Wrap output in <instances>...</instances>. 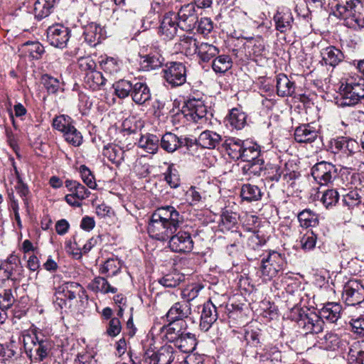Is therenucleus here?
Returning <instances> with one entry per match:
<instances>
[{
	"label": "nucleus",
	"instance_id": "1",
	"mask_svg": "<svg viewBox=\"0 0 364 364\" xmlns=\"http://www.w3.org/2000/svg\"><path fill=\"white\" fill-rule=\"evenodd\" d=\"M183 222V216L174 207H161L150 217L147 231L152 238L166 241L177 231Z\"/></svg>",
	"mask_w": 364,
	"mask_h": 364
},
{
	"label": "nucleus",
	"instance_id": "2",
	"mask_svg": "<svg viewBox=\"0 0 364 364\" xmlns=\"http://www.w3.org/2000/svg\"><path fill=\"white\" fill-rule=\"evenodd\" d=\"M21 341L31 363L44 362L53 348L52 341L44 336L41 329L33 326L22 333Z\"/></svg>",
	"mask_w": 364,
	"mask_h": 364
},
{
	"label": "nucleus",
	"instance_id": "3",
	"mask_svg": "<svg viewBox=\"0 0 364 364\" xmlns=\"http://www.w3.org/2000/svg\"><path fill=\"white\" fill-rule=\"evenodd\" d=\"M55 296L56 299L54 304L60 309H73L74 300H76L77 304L74 309L80 311L85 308L88 301V296L84 287L75 282L63 283L55 289Z\"/></svg>",
	"mask_w": 364,
	"mask_h": 364
},
{
	"label": "nucleus",
	"instance_id": "4",
	"mask_svg": "<svg viewBox=\"0 0 364 364\" xmlns=\"http://www.w3.org/2000/svg\"><path fill=\"white\" fill-rule=\"evenodd\" d=\"M287 318L295 321L304 334L319 333L323 330L324 321L318 312L308 308L295 305L290 309Z\"/></svg>",
	"mask_w": 364,
	"mask_h": 364
},
{
	"label": "nucleus",
	"instance_id": "5",
	"mask_svg": "<svg viewBox=\"0 0 364 364\" xmlns=\"http://www.w3.org/2000/svg\"><path fill=\"white\" fill-rule=\"evenodd\" d=\"M341 99L337 103L341 107L354 106L364 99V78L355 75L345 79L340 87Z\"/></svg>",
	"mask_w": 364,
	"mask_h": 364
},
{
	"label": "nucleus",
	"instance_id": "6",
	"mask_svg": "<svg viewBox=\"0 0 364 364\" xmlns=\"http://www.w3.org/2000/svg\"><path fill=\"white\" fill-rule=\"evenodd\" d=\"M287 264L284 255L276 251H271L261 261L259 276L264 282H270L283 274Z\"/></svg>",
	"mask_w": 364,
	"mask_h": 364
},
{
	"label": "nucleus",
	"instance_id": "7",
	"mask_svg": "<svg viewBox=\"0 0 364 364\" xmlns=\"http://www.w3.org/2000/svg\"><path fill=\"white\" fill-rule=\"evenodd\" d=\"M23 272L20 258L11 254L0 265V280L11 279L14 282H19L23 277Z\"/></svg>",
	"mask_w": 364,
	"mask_h": 364
},
{
	"label": "nucleus",
	"instance_id": "8",
	"mask_svg": "<svg viewBox=\"0 0 364 364\" xmlns=\"http://www.w3.org/2000/svg\"><path fill=\"white\" fill-rule=\"evenodd\" d=\"M182 112L188 121L203 124L207 122V107L200 99L188 98L183 107Z\"/></svg>",
	"mask_w": 364,
	"mask_h": 364
},
{
	"label": "nucleus",
	"instance_id": "9",
	"mask_svg": "<svg viewBox=\"0 0 364 364\" xmlns=\"http://www.w3.org/2000/svg\"><path fill=\"white\" fill-rule=\"evenodd\" d=\"M311 176L321 186L331 184L338 176L335 165L326 161L316 164L311 168Z\"/></svg>",
	"mask_w": 364,
	"mask_h": 364
},
{
	"label": "nucleus",
	"instance_id": "10",
	"mask_svg": "<svg viewBox=\"0 0 364 364\" xmlns=\"http://www.w3.org/2000/svg\"><path fill=\"white\" fill-rule=\"evenodd\" d=\"M186 68L179 62H171L163 69L164 78L171 87L183 85L186 82Z\"/></svg>",
	"mask_w": 364,
	"mask_h": 364
},
{
	"label": "nucleus",
	"instance_id": "11",
	"mask_svg": "<svg viewBox=\"0 0 364 364\" xmlns=\"http://www.w3.org/2000/svg\"><path fill=\"white\" fill-rule=\"evenodd\" d=\"M65 186L70 193L65 196V201L73 207H80L82 200L90 195V192L77 181L67 179Z\"/></svg>",
	"mask_w": 364,
	"mask_h": 364
},
{
	"label": "nucleus",
	"instance_id": "12",
	"mask_svg": "<svg viewBox=\"0 0 364 364\" xmlns=\"http://www.w3.org/2000/svg\"><path fill=\"white\" fill-rule=\"evenodd\" d=\"M168 240L169 248L172 252L189 253L193 248L194 242L191 234L188 231H176Z\"/></svg>",
	"mask_w": 364,
	"mask_h": 364
},
{
	"label": "nucleus",
	"instance_id": "13",
	"mask_svg": "<svg viewBox=\"0 0 364 364\" xmlns=\"http://www.w3.org/2000/svg\"><path fill=\"white\" fill-rule=\"evenodd\" d=\"M342 298L348 306L364 301V286L358 280H349L343 287Z\"/></svg>",
	"mask_w": 364,
	"mask_h": 364
},
{
	"label": "nucleus",
	"instance_id": "14",
	"mask_svg": "<svg viewBox=\"0 0 364 364\" xmlns=\"http://www.w3.org/2000/svg\"><path fill=\"white\" fill-rule=\"evenodd\" d=\"M47 38L50 45L63 48L70 38V30L63 24H53L47 29Z\"/></svg>",
	"mask_w": 364,
	"mask_h": 364
},
{
	"label": "nucleus",
	"instance_id": "15",
	"mask_svg": "<svg viewBox=\"0 0 364 364\" xmlns=\"http://www.w3.org/2000/svg\"><path fill=\"white\" fill-rule=\"evenodd\" d=\"M360 0H350L345 5H337L333 15L340 20L347 21L350 19L351 23L360 21V14H356L355 7Z\"/></svg>",
	"mask_w": 364,
	"mask_h": 364
},
{
	"label": "nucleus",
	"instance_id": "16",
	"mask_svg": "<svg viewBox=\"0 0 364 364\" xmlns=\"http://www.w3.org/2000/svg\"><path fill=\"white\" fill-rule=\"evenodd\" d=\"M191 314V304L185 301L176 302L166 314L167 321H180L186 325L185 319Z\"/></svg>",
	"mask_w": 364,
	"mask_h": 364
},
{
	"label": "nucleus",
	"instance_id": "17",
	"mask_svg": "<svg viewBox=\"0 0 364 364\" xmlns=\"http://www.w3.org/2000/svg\"><path fill=\"white\" fill-rule=\"evenodd\" d=\"M218 317L215 305L208 300L203 304L200 318V328L208 331L217 321Z\"/></svg>",
	"mask_w": 364,
	"mask_h": 364
},
{
	"label": "nucleus",
	"instance_id": "18",
	"mask_svg": "<svg viewBox=\"0 0 364 364\" xmlns=\"http://www.w3.org/2000/svg\"><path fill=\"white\" fill-rule=\"evenodd\" d=\"M318 136V129L311 124H304L294 130V139L300 144H308L314 141Z\"/></svg>",
	"mask_w": 364,
	"mask_h": 364
},
{
	"label": "nucleus",
	"instance_id": "19",
	"mask_svg": "<svg viewBox=\"0 0 364 364\" xmlns=\"http://www.w3.org/2000/svg\"><path fill=\"white\" fill-rule=\"evenodd\" d=\"M132 98L139 105H142L149 101L151 94L146 83L140 81L134 82Z\"/></svg>",
	"mask_w": 364,
	"mask_h": 364
},
{
	"label": "nucleus",
	"instance_id": "20",
	"mask_svg": "<svg viewBox=\"0 0 364 364\" xmlns=\"http://www.w3.org/2000/svg\"><path fill=\"white\" fill-rule=\"evenodd\" d=\"M174 346L181 353H189L195 350L197 345L196 335L184 331L175 342Z\"/></svg>",
	"mask_w": 364,
	"mask_h": 364
},
{
	"label": "nucleus",
	"instance_id": "21",
	"mask_svg": "<svg viewBox=\"0 0 364 364\" xmlns=\"http://www.w3.org/2000/svg\"><path fill=\"white\" fill-rule=\"evenodd\" d=\"M107 277H95L87 285L88 289L95 293L107 294L109 293L115 294L117 289L112 286L107 281Z\"/></svg>",
	"mask_w": 364,
	"mask_h": 364
},
{
	"label": "nucleus",
	"instance_id": "22",
	"mask_svg": "<svg viewBox=\"0 0 364 364\" xmlns=\"http://www.w3.org/2000/svg\"><path fill=\"white\" fill-rule=\"evenodd\" d=\"M342 307L340 304L329 302L325 304L318 312L321 318L330 323H336L341 317Z\"/></svg>",
	"mask_w": 364,
	"mask_h": 364
},
{
	"label": "nucleus",
	"instance_id": "23",
	"mask_svg": "<svg viewBox=\"0 0 364 364\" xmlns=\"http://www.w3.org/2000/svg\"><path fill=\"white\" fill-rule=\"evenodd\" d=\"M167 321L168 323L162 327V332L164 333L166 339L168 342L173 343V342H175L176 339H178L184 331H186L187 324L186 323V325H182L180 321Z\"/></svg>",
	"mask_w": 364,
	"mask_h": 364
},
{
	"label": "nucleus",
	"instance_id": "24",
	"mask_svg": "<svg viewBox=\"0 0 364 364\" xmlns=\"http://www.w3.org/2000/svg\"><path fill=\"white\" fill-rule=\"evenodd\" d=\"M107 80L100 71H90L84 77V86L92 91L100 90L105 86Z\"/></svg>",
	"mask_w": 364,
	"mask_h": 364
},
{
	"label": "nucleus",
	"instance_id": "25",
	"mask_svg": "<svg viewBox=\"0 0 364 364\" xmlns=\"http://www.w3.org/2000/svg\"><path fill=\"white\" fill-rule=\"evenodd\" d=\"M60 0H36L34 4V15L38 21L48 16Z\"/></svg>",
	"mask_w": 364,
	"mask_h": 364
},
{
	"label": "nucleus",
	"instance_id": "26",
	"mask_svg": "<svg viewBox=\"0 0 364 364\" xmlns=\"http://www.w3.org/2000/svg\"><path fill=\"white\" fill-rule=\"evenodd\" d=\"M159 361L161 364H177L181 363V355L169 345L161 347L158 350Z\"/></svg>",
	"mask_w": 364,
	"mask_h": 364
},
{
	"label": "nucleus",
	"instance_id": "27",
	"mask_svg": "<svg viewBox=\"0 0 364 364\" xmlns=\"http://www.w3.org/2000/svg\"><path fill=\"white\" fill-rule=\"evenodd\" d=\"M322 61L326 65L336 67L341 63L343 58L344 55L341 50L335 46H328L321 50Z\"/></svg>",
	"mask_w": 364,
	"mask_h": 364
},
{
	"label": "nucleus",
	"instance_id": "28",
	"mask_svg": "<svg viewBox=\"0 0 364 364\" xmlns=\"http://www.w3.org/2000/svg\"><path fill=\"white\" fill-rule=\"evenodd\" d=\"M246 141L238 138L230 137L224 141V147L228 154L234 160L240 159Z\"/></svg>",
	"mask_w": 364,
	"mask_h": 364
},
{
	"label": "nucleus",
	"instance_id": "29",
	"mask_svg": "<svg viewBox=\"0 0 364 364\" xmlns=\"http://www.w3.org/2000/svg\"><path fill=\"white\" fill-rule=\"evenodd\" d=\"M222 140L221 136L215 132L205 130L200 133L197 141L198 145L205 149H215Z\"/></svg>",
	"mask_w": 364,
	"mask_h": 364
},
{
	"label": "nucleus",
	"instance_id": "30",
	"mask_svg": "<svg viewBox=\"0 0 364 364\" xmlns=\"http://www.w3.org/2000/svg\"><path fill=\"white\" fill-rule=\"evenodd\" d=\"M316 345L319 348L333 351L341 348L342 341L337 334L328 332L319 338Z\"/></svg>",
	"mask_w": 364,
	"mask_h": 364
},
{
	"label": "nucleus",
	"instance_id": "31",
	"mask_svg": "<svg viewBox=\"0 0 364 364\" xmlns=\"http://www.w3.org/2000/svg\"><path fill=\"white\" fill-rule=\"evenodd\" d=\"M247 115L238 108L232 109L225 118L226 126L236 129H242L246 124Z\"/></svg>",
	"mask_w": 364,
	"mask_h": 364
},
{
	"label": "nucleus",
	"instance_id": "32",
	"mask_svg": "<svg viewBox=\"0 0 364 364\" xmlns=\"http://www.w3.org/2000/svg\"><path fill=\"white\" fill-rule=\"evenodd\" d=\"M263 193L260 188L256 185L245 183L243 184L240 190V196L243 201L247 203L257 202L262 199Z\"/></svg>",
	"mask_w": 364,
	"mask_h": 364
},
{
	"label": "nucleus",
	"instance_id": "33",
	"mask_svg": "<svg viewBox=\"0 0 364 364\" xmlns=\"http://www.w3.org/2000/svg\"><path fill=\"white\" fill-rule=\"evenodd\" d=\"M122 267V263L119 259L110 257L100 266L99 272L105 274L107 277H112L121 272Z\"/></svg>",
	"mask_w": 364,
	"mask_h": 364
},
{
	"label": "nucleus",
	"instance_id": "34",
	"mask_svg": "<svg viewBox=\"0 0 364 364\" xmlns=\"http://www.w3.org/2000/svg\"><path fill=\"white\" fill-rule=\"evenodd\" d=\"M294 91V82H291L286 75L280 73L277 76V92L279 96H292Z\"/></svg>",
	"mask_w": 364,
	"mask_h": 364
},
{
	"label": "nucleus",
	"instance_id": "35",
	"mask_svg": "<svg viewBox=\"0 0 364 364\" xmlns=\"http://www.w3.org/2000/svg\"><path fill=\"white\" fill-rule=\"evenodd\" d=\"M363 193L361 190L353 189L343 196L342 202L348 210L358 208L363 204Z\"/></svg>",
	"mask_w": 364,
	"mask_h": 364
},
{
	"label": "nucleus",
	"instance_id": "36",
	"mask_svg": "<svg viewBox=\"0 0 364 364\" xmlns=\"http://www.w3.org/2000/svg\"><path fill=\"white\" fill-rule=\"evenodd\" d=\"M159 144L166 152L173 153L180 149V136L172 132H166L159 139Z\"/></svg>",
	"mask_w": 364,
	"mask_h": 364
},
{
	"label": "nucleus",
	"instance_id": "37",
	"mask_svg": "<svg viewBox=\"0 0 364 364\" xmlns=\"http://www.w3.org/2000/svg\"><path fill=\"white\" fill-rule=\"evenodd\" d=\"M262 159L260 146L252 141H246L240 159L245 163Z\"/></svg>",
	"mask_w": 364,
	"mask_h": 364
},
{
	"label": "nucleus",
	"instance_id": "38",
	"mask_svg": "<svg viewBox=\"0 0 364 364\" xmlns=\"http://www.w3.org/2000/svg\"><path fill=\"white\" fill-rule=\"evenodd\" d=\"M138 145L140 148L144 149L149 154H155L159 146V138L154 134H146L142 135L139 141Z\"/></svg>",
	"mask_w": 364,
	"mask_h": 364
},
{
	"label": "nucleus",
	"instance_id": "39",
	"mask_svg": "<svg viewBox=\"0 0 364 364\" xmlns=\"http://www.w3.org/2000/svg\"><path fill=\"white\" fill-rule=\"evenodd\" d=\"M134 82L122 79L115 82L112 87L114 95L120 99H124L129 95L132 96Z\"/></svg>",
	"mask_w": 364,
	"mask_h": 364
},
{
	"label": "nucleus",
	"instance_id": "40",
	"mask_svg": "<svg viewBox=\"0 0 364 364\" xmlns=\"http://www.w3.org/2000/svg\"><path fill=\"white\" fill-rule=\"evenodd\" d=\"M232 66V58L228 55H221L213 60L212 68L216 73L223 74Z\"/></svg>",
	"mask_w": 364,
	"mask_h": 364
},
{
	"label": "nucleus",
	"instance_id": "41",
	"mask_svg": "<svg viewBox=\"0 0 364 364\" xmlns=\"http://www.w3.org/2000/svg\"><path fill=\"white\" fill-rule=\"evenodd\" d=\"M300 225L304 228L315 227L318 224L317 215L310 209H305L298 214Z\"/></svg>",
	"mask_w": 364,
	"mask_h": 364
},
{
	"label": "nucleus",
	"instance_id": "42",
	"mask_svg": "<svg viewBox=\"0 0 364 364\" xmlns=\"http://www.w3.org/2000/svg\"><path fill=\"white\" fill-rule=\"evenodd\" d=\"M41 80V83L49 94H55L60 90H63V84L58 78L48 74H43Z\"/></svg>",
	"mask_w": 364,
	"mask_h": 364
},
{
	"label": "nucleus",
	"instance_id": "43",
	"mask_svg": "<svg viewBox=\"0 0 364 364\" xmlns=\"http://www.w3.org/2000/svg\"><path fill=\"white\" fill-rule=\"evenodd\" d=\"M237 219V215L235 213L225 210L220 215V222L219 225L223 231L231 230L234 228L237 227L238 224Z\"/></svg>",
	"mask_w": 364,
	"mask_h": 364
},
{
	"label": "nucleus",
	"instance_id": "44",
	"mask_svg": "<svg viewBox=\"0 0 364 364\" xmlns=\"http://www.w3.org/2000/svg\"><path fill=\"white\" fill-rule=\"evenodd\" d=\"M219 53L218 48L207 43H201L198 52V57L203 62H208Z\"/></svg>",
	"mask_w": 364,
	"mask_h": 364
},
{
	"label": "nucleus",
	"instance_id": "45",
	"mask_svg": "<svg viewBox=\"0 0 364 364\" xmlns=\"http://www.w3.org/2000/svg\"><path fill=\"white\" fill-rule=\"evenodd\" d=\"M264 169V159H259L255 161L245 163L242 168L244 174L260 176L261 173Z\"/></svg>",
	"mask_w": 364,
	"mask_h": 364
},
{
	"label": "nucleus",
	"instance_id": "46",
	"mask_svg": "<svg viewBox=\"0 0 364 364\" xmlns=\"http://www.w3.org/2000/svg\"><path fill=\"white\" fill-rule=\"evenodd\" d=\"M52 125L55 129L64 134L74 126V120L68 115L60 114L53 119Z\"/></svg>",
	"mask_w": 364,
	"mask_h": 364
},
{
	"label": "nucleus",
	"instance_id": "47",
	"mask_svg": "<svg viewBox=\"0 0 364 364\" xmlns=\"http://www.w3.org/2000/svg\"><path fill=\"white\" fill-rule=\"evenodd\" d=\"M0 357L4 360H9L16 355L18 348V343L11 338L9 342L0 343Z\"/></svg>",
	"mask_w": 364,
	"mask_h": 364
},
{
	"label": "nucleus",
	"instance_id": "48",
	"mask_svg": "<svg viewBox=\"0 0 364 364\" xmlns=\"http://www.w3.org/2000/svg\"><path fill=\"white\" fill-rule=\"evenodd\" d=\"M142 61L143 68L145 70H155L161 67L164 63V58L159 54H149L144 57Z\"/></svg>",
	"mask_w": 364,
	"mask_h": 364
},
{
	"label": "nucleus",
	"instance_id": "49",
	"mask_svg": "<svg viewBox=\"0 0 364 364\" xmlns=\"http://www.w3.org/2000/svg\"><path fill=\"white\" fill-rule=\"evenodd\" d=\"M184 280V275L178 272L166 274L159 280V284L166 287L173 288Z\"/></svg>",
	"mask_w": 364,
	"mask_h": 364
},
{
	"label": "nucleus",
	"instance_id": "50",
	"mask_svg": "<svg viewBox=\"0 0 364 364\" xmlns=\"http://www.w3.org/2000/svg\"><path fill=\"white\" fill-rule=\"evenodd\" d=\"M181 46L186 55L198 54L200 48V44L198 43L196 39L189 36L184 37L181 40Z\"/></svg>",
	"mask_w": 364,
	"mask_h": 364
},
{
	"label": "nucleus",
	"instance_id": "51",
	"mask_svg": "<svg viewBox=\"0 0 364 364\" xmlns=\"http://www.w3.org/2000/svg\"><path fill=\"white\" fill-rule=\"evenodd\" d=\"M339 200V194L335 189H328L325 191L321 197V202L327 209L335 206Z\"/></svg>",
	"mask_w": 364,
	"mask_h": 364
},
{
	"label": "nucleus",
	"instance_id": "52",
	"mask_svg": "<svg viewBox=\"0 0 364 364\" xmlns=\"http://www.w3.org/2000/svg\"><path fill=\"white\" fill-rule=\"evenodd\" d=\"M65 140L74 146H79L82 143V135L75 127H71L63 134Z\"/></svg>",
	"mask_w": 364,
	"mask_h": 364
},
{
	"label": "nucleus",
	"instance_id": "53",
	"mask_svg": "<svg viewBox=\"0 0 364 364\" xmlns=\"http://www.w3.org/2000/svg\"><path fill=\"white\" fill-rule=\"evenodd\" d=\"M100 66L104 72L110 75H114L120 70L119 61L112 57H107L105 60H102Z\"/></svg>",
	"mask_w": 364,
	"mask_h": 364
},
{
	"label": "nucleus",
	"instance_id": "54",
	"mask_svg": "<svg viewBox=\"0 0 364 364\" xmlns=\"http://www.w3.org/2000/svg\"><path fill=\"white\" fill-rule=\"evenodd\" d=\"M165 181L172 188H176L180 186V178L178 171L174 168L173 164L168 166L166 172L164 173Z\"/></svg>",
	"mask_w": 364,
	"mask_h": 364
},
{
	"label": "nucleus",
	"instance_id": "55",
	"mask_svg": "<svg viewBox=\"0 0 364 364\" xmlns=\"http://www.w3.org/2000/svg\"><path fill=\"white\" fill-rule=\"evenodd\" d=\"M15 301L11 289H0V307L9 309Z\"/></svg>",
	"mask_w": 364,
	"mask_h": 364
},
{
	"label": "nucleus",
	"instance_id": "56",
	"mask_svg": "<svg viewBox=\"0 0 364 364\" xmlns=\"http://www.w3.org/2000/svg\"><path fill=\"white\" fill-rule=\"evenodd\" d=\"M81 178L82 181L92 189H95L97 186L95 176L88 167L85 165H81L79 168Z\"/></svg>",
	"mask_w": 364,
	"mask_h": 364
},
{
	"label": "nucleus",
	"instance_id": "57",
	"mask_svg": "<svg viewBox=\"0 0 364 364\" xmlns=\"http://www.w3.org/2000/svg\"><path fill=\"white\" fill-rule=\"evenodd\" d=\"M103 154L114 164H119L122 160L123 153L121 149L112 146L105 147Z\"/></svg>",
	"mask_w": 364,
	"mask_h": 364
},
{
	"label": "nucleus",
	"instance_id": "58",
	"mask_svg": "<svg viewBox=\"0 0 364 364\" xmlns=\"http://www.w3.org/2000/svg\"><path fill=\"white\" fill-rule=\"evenodd\" d=\"M316 242V236L312 231H308L300 238L301 247L305 251L314 248Z\"/></svg>",
	"mask_w": 364,
	"mask_h": 364
},
{
	"label": "nucleus",
	"instance_id": "59",
	"mask_svg": "<svg viewBox=\"0 0 364 364\" xmlns=\"http://www.w3.org/2000/svg\"><path fill=\"white\" fill-rule=\"evenodd\" d=\"M275 23H291L293 21V16L291 10L287 7H282L277 10L274 16Z\"/></svg>",
	"mask_w": 364,
	"mask_h": 364
},
{
	"label": "nucleus",
	"instance_id": "60",
	"mask_svg": "<svg viewBox=\"0 0 364 364\" xmlns=\"http://www.w3.org/2000/svg\"><path fill=\"white\" fill-rule=\"evenodd\" d=\"M179 24H160L159 33L166 39H172L178 32Z\"/></svg>",
	"mask_w": 364,
	"mask_h": 364
},
{
	"label": "nucleus",
	"instance_id": "61",
	"mask_svg": "<svg viewBox=\"0 0 364 364\" xmlns=\"http://www.w3.org/2000/svg\"><path fill=\"white\" fill-rule=\"evenodd\" d=\"M364 352V340L354 341L349 346L348 355L356 360Z\"/></svg>",
	"mask_w": 364,
	"mask_h": 364
},
{
	"label": "nucleus",
	"instance_id": "62",
	"mask_svg": "<svg viewBox=\"0 0 364 364\" xmlns=\"http://www.w3.org/2000/svg\"><path fill=\"white\" fill-rule=\"evenodd\" d=\"M77 65L81 71L85 73L96 70V63L90 56L82 57L78 59Z\"/></svg>",
	"mask_w": 364,
	"mask_h": 364
},
{
	"label": "nucleus",
	"instance_id": "63",
	"mask_svg": "<svg viewBox=\"0 0 364 364\" xmlns=\"http://www.w3.org/2000/svg\"><path fill=\"white\" fill-rule=\"evenodd\" d=\"M346 136H340L333 139L330 141V149L334 154L343 153L346 151Z\"/></svg>",
	"mask_w": 364,
	"mask_h": 364
},
{
	"label": "nucleus",
	"instance_id": "64",
	"mask_svg": "<svg viewBox=\"0 0 364 364\" xmlns=\"http://www.w3.org/2000/svg\"><path fill=\"white\" fill-rule=\"evenodd\" d=\"M350 324L355 333L364 337V316L352 318L350 321Z\"/></svg>",
	"mask_w": 364,
	"mask_h": 364
}]
</instances>
